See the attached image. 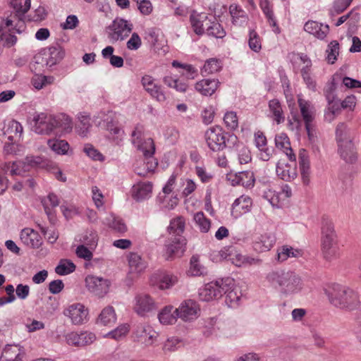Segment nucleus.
Wrapping results in <instances>:
<instances>
[{
	"label": "nucleus",
	"mask_w": 361,
	"mask_h": 361,
	"mask_svg": "<svg viewBox=\"0 0 361 361\" xmlns=\"http://www.w3.org/2000/svg\"><path fill=\"white\" fill-rule=\"evenodd\" d=\"M156 201L162 208L171 210L178 205L179 199L175 193L171 195L159 193L156 198Z\"/></svg>",
	"instance_id": "nucleus-41"
},
{
	"label": "nucleus",
	"mask_w": 361,
	"mask_h": 361,
	"mask_svg": "<svg viewBox=\"0 0 361 361\" xmlns=\"http://www.w3.org/2000/svg\"><path fill=\"white\" fill-rule=\"evenodd\" d=\"M151 157H145L136 161L134 164V171L140 176L145 177L154 171L157 166L154 159H149Z\"/></svg>",
	"instance_id": "nucleus-27"
},
{
	"label": "nucleus",
	"mask_w": 361,
	"mask_h": 361,
	"mask_svg": "<svg viewBox=\"0 0 361 361\" xmlns=\"http://www.w3.org/2000/svg\"><path fill=\"white\" fill-rule=\"evenodd\" d=\"M143 126L137 125L132 132V142L140 150L145 157H152L155 151V146L152 138L143 137Z\"/></svg>",
	"instance_id": "nucleus-7"
},
{
	"label": "nucleus",
	"mask_w": 361,
	"mask_h": 361,
	"mask_svg": "<svg viewBox=\"0 0 361 361\" xmlns=\"http://www.w3.org/2000/svg\"><path fill=\"white\" fill-rule=\"evenodd\" d=\"M25 351L20 345H6L3 349L1 361H23Z\"/></svg>",
	"instance_id": "nucleus-25"
},
{
	"label": "nucleus",
	"mask_w": 361,
	"mask_h": 361,
	"mask_svg": "<svg viewBox=\"0 0 361 361\" xmlns=\"http://www.w3.org/2000/svg\"><path fill=\"white\" fill-rule=\"evenodd\" d=\"M85 284L90 292L102 298L109 292L111 283L106 279L90 275L86 277Z\"/></svg>",
	"instance_id": "nucleus-14"
},
{
	"label": "nucleus",
	"mask_w": 361,
	"mask_h": 361,
	"mask_svg": "<svg viewBox=\"0 0 361 361\" xmlns=\"http://www.w3.org/2000/svg\"><path fill=\"white\" fill-rule=\"evenodd\" d=\"M102 223L118 233H124L127 230L124 222L120 218L115 216L113 214H107L102 220Z\"/></svg>",
	"instance_id": "nucleus-43"
},
{
	"label": "nucleus",
	"mask_w": 361,
	"mask_h": 361,
	"mask_svg": "<svg viewBox=\"0 0 361 361\" xmlns=\"http://www.w3.org/2000/svg\"><path fill=\"white\" fill-rule=\"evenodd\" d=\"M128 264L130 271L133 272L140 273L146 268V262L142 259L141 256L135 252H131L128 257Z\"/></svg>",
	"instance_id": "nucleus-47"
},
{
	"label": "nucleus",
	"mask_w": 361,
	"mask_h": 361,
	"mask_svg": "<svg viewBox=\"0 0 361 361\" xmlns=\"http://www.w3.org/2000/svg\"><path fill=\"white\" fill-rule=\"evenodd\" d=\"M205 139L208 147L213 152L223 150L226 146V136L221 127L212 126L205 132Z\"/></svg>",
	"instance_id": "nucleus-9"
},
{
	"label": "nucleus",
	"mask_w": 361,
	"mask_h": 361,
	"mask_svg": "<svg viewBox=\"0 0 361 361\" xmlns=\"http://www.w3.org/2000/svg\"><path fill=\"white\" fill-rule=\"evenodd\" d=\"M326 60L328 63L334 64L339 54V43L336 40L331 41L326 49Z\"/></svg>",
	"instance_id": "nucleus-51"
},
{
	"label": "nucleus",
	"mask_w": 361,
	"mask_h": 361,
	"mask_svg": "<svg viewBox=\"0 0 361 361\" xmlns=\"http://www.w3.org/2000/svg\"><path fill=\"white\" fill-rule=\"evenodd\" d=\"M226 126L230 130H235L238 126L237 114L234 111L226 112L224 117Z\"/></svg>",
	"instance_id": "nucleus-62"
},
{
	"label": "nucleus",
	"mask_w": 361,
	"mask_h": 361,
	"mask_svg": "<svg viewBox=\"0 0 361 361\" xmlns=\"http://www.w3.org/2000/svg\"><path fill=\"white\" fill-rule=\"evenodd\" d=\"M93 250L94 249H90L89 246L80 244L77 247L75 250V254L78 256V257L83 259L87 261H90L92 259L93 257Z\"/></svg>",
	"instance_id": "nucleus-64"
},
{
	"label": "nucleus",
	"mask_w": 361,
	"mask_h": 361,
	"mask_svg": "<svg viewBox=\"0 0 361 361\" xmlns=\"http://www.w3.org/2000/svg\"><path fill=\"white\" fill-rule=\"evenodd\" d=\"M186 240L183 236H174L166 244L165 255L167 259L180 257L185 250Z\"/></svg>",
	"instance_id": "nucleus-17"
},
{
	"label": "nucleus",
	"mask_w": 361,
	"mask_h": 361,
	"mask_svg": "<svg viewBox=\"0 0 361 361\" xmlns=\"http://www.w3.org/2000/svg\"><path fill=\"white\" fill-rule=\"evenodd\" d=\"M331 305L341 310L352 311L360 306L358 293L352 288L334 283L325 290Z\"/></svg>",
	"instance_id": "nucleus-3"
},
{
	"label": "nucleus",
	"mask_w": 361,
	"mask_h": 361,
	"mask_svg": "<svg viewBox=\"0 0 361 361\" xmlns=\"http://www.w3.org/2000/svg\"><path fill=\"white\" fill-rule=\"evenodd\" d=\"M142 85L145 90L159 102L166 99V96L160 85L155 83L154 80L150 75H145L142 78Z\"/></svg>",
	"instance_id": "nucleus-23"
},
{
	"label": "nucleus",
	"mask_w": 361,
	"mask_h": 361,
	"mask_svg": "<svg viewBox=\"0 0 361 361\" xmlns=\"http://www.w3.org/2000/svg\"><path fill=\"white\" fill-rule=\"evenodd\" d=\"M134 334L137 341L145 345H152L158 337V333L145 323L137 325Z\"/></svg>",
	"instance_id": "nucleus-16"
},
{
	"label": "nucleus",
	"mask_w": 361,
	"mask_h": 361,
	"mask_svg": "<svg viewBox=\"0 0 361 361\" xmlns=\"http://www.w3.org/2000/svg\"><path fill=\"white\" fill-rule=\"evenodd\" d=\"M248 44L250 48L255 52L259 51L262 49L259 36L255 30L250 32Z\"/></svg>",
	"instance_id": "nucleus-63"
},
{
	"label": "nucleus",
	"mask_w": 361,
	"mask_h": 361,
	"mask_svg": "<svg viewBox=\"0 0 361 361\" xmlns=\"http://www.w3.org/2000/svg\"><path fill=\"white\" fill-rule=\"evenodd\" d=\"M176 315L184 322H192L199 317L200 308L199 305L192 300H186L180 303L174 310Z\"/></svg>",
	"instance_id": "nucleus-11"
},
{
	"label": "nucleus",
	"mask_w": 361,
	"mask_h": 361,
	"mask_svg": "<svg viewBox=\"0 0 361 361\" xmlns=\"http://www.w3.org/2000/svg\"><path fill=\"white\" fill-rule=\"evenodd\" d=\"M190 23L193 32L197 35H202L205 33L204 25L209 23V16L204 12L199 13L195 10H191Z\"/></svg>",
	"instance_id": "nucleus-19"
},
{
	"label": "nucleus",
	"mask_w": 361,
	"mask_h": 361,
	"mask_svg": "<svg viewBox=\"0 0 361 361\" xmlns=\"http://www.w3.org/2000/svg\"><path fill=\"white\" fill-rule=\"evenodd\" d=\"M16 15L20 20H23L25 14L29 11L31 6L30 0H24L23 4L22 0H13L11 2Z\"/></svg>",
	"instance_id": "nucleus-49"
},
{
	"label": "nucleus",
	"mask_w": 361,
	"mask_h": 361,
	"mask_svg": "<svg viewBox=\"0 0 361 361\" xmlns=\"http://www.w3.org/2000/svg\"><path fill=\"white\" fill-rule=\"evenodd\" d=\"M116 321V315L113 307L107 306L104 308L99 315L97 324L104 326H111Z\"/></svg>",
	"instance_id": "nucleus-44"
},
{
	"label": "nucleus",
	"mask_w": 361,
	"mask_h": 361,
	"mask_svg": "<svg viewBox=\"0 0 361 361\" xmlns=\"http://www.w3.org/2000/svg\"><path fill=\"white\" fill-rule=\"evenodd\" d=\"M298 103L300 114L305 124L306 130L310 131V123L314 121L315 117V109L312 104L307 100L298 97Z\"/></svg>",
	"instance_id": "nucleus-24"
},
{
	"label": "nucleus",
	"mask_w": 361,
	"mask_h": 361,
	"mask_svg": "<svg viewBox=\"0 0 361 361\" xmlns=\"http://www.w3.org/2000/svg\"><path fill=\"white\" fill-rule=\"evenodd\" d=\"M178 282V277L167 272L154 274L151 278V283L161 290L171 288Z\"/></svg>",
	"instance_id": "nucleus-21"
},
{
	"label": "nucleus",
	"mask_w": 361,
	"mask_h": 361,
	"mask_svg": "<svg viewBox=\"0 0 361 361\" xmlns=\"http://www.w3.org/2000/svg\"><path fill=\"white\" fill-rule=\"evenodd\" d=\"M276 172L282 180L290 182L297 177L296 164H288L283 160H280L276 164Z\"/></svg>",
	"instance_id": "nucleus-22"
},
{
	"label": "nucleus",
	"mask_w": 361,
	"mask_h": 361,
	"mask_svg": "<svg viewBox=\"0 0 361 361\" xmlns=\"http://www.w3.org/2000/svg\"><path fill=\"white\" fill-rule=\"evenodd\" d=\"M44 211L47 216L53 215L52 209L59 205V201L58 197L54 193H50L42 201Z\"/></svg>",
	"instance_id": "nucleus-53"
},
{
	"label": "nucleus",
	"mask_w": 361,
	"mask_h": 361,
	"mask_svg": "<svg viewBox=\"0 0 361 361\" xmlns=\"http://www.w3.org/2000/svg\"><path fill=\"white\" fill-rule=\"evenodd\" d=\"M302 255L301 250L295 249L289 245H283L277 249V260L279 262H283L290 257H300Z\"/></svg>",
	"instance_id": "nucleus-40"
},
{
	"label": "nucleus",
	"mask_w": 361,
	"mask_h": 361,
	"mask_svg": "<svg viewBox=\"0 0 361 361\" xmlns=\"http://www.w3.org/2000/svg\"><path fill=\"white\" fill-rule=\"evenodd\" d=\"M113 114H109L104 118V116L102 119L98 122L97 125L102 128H105L112 135L113 139L117 144L119 143L122 140L123 131L121 128L117 126L116 123L114 121Z\"/></svg>",
	"instance_id": "nucleus-20"
},
{
	"label": "nucleus",
	"mask_w": 361,
	"mask_h": 361,
	"mask_svg": "<svg viewBox=\"0 0 361 361\" xmlns=\"http://www.w3.org/2000/svg\"><path fill=\"white\" fill-rule=\"evenodd\" d=\"M266 281L271 287L286 296L297 294L303 288L302 278L292 271H271L267 274Z\"/></svg>",
	"instance_id": "nucleus-2"
},
{
	"label": "nucleus",
	"mask_w": 361,
	"mask_h": 361,
	"mask_svg": "<svg viewBox=\"0 0 361 361\" xmlns=\"http://www.w3.org/2000/svg\"><path fill=\"white\" fill-rule=\"evenodd\" d=\"M194 220L199 229L202 233H207L210 228V221L207 219L203 212H199L195 214Z\"/></svg>",
	"instance_id": "nucleus-58"
},
{
	"label": "nucleus",
	"mask_w": 361,
	"mask_h": 361,
	"mask_svg": "<svg viewBox=\"0 0 361 361\" xmlns=\"http://www.w3.org/2000/svg\"><path fill=\"white\" fill-rule=\"evenodd\" d=\"M232 284L233 279L229 277L208 283L200 289V298L203 301L220 298L224 295V290H227Z\"/></svg>",
	"instance_id": "nucleus-5"
},
{
	"label": "nucleus",
	"mask_w": 361,
	"mask_h": 361,
	"mask_svg": "<svg viewBox=\"0 0 361 361\" xmlns=\"http://www.w3.org/2000/svg\"><path fill=\"white\" fill-rule=\"evenodd\" d=\"M276 146L283 150L291 161H295L296 157L290 147L289 138L286 133H279L275 137Z\"/></svg>",
	"instance_id": "nucleus-34"
},
{
	"label": "nucleus",
	"mask_w": 361,
	"mask_h": 361,
	"mask_svg": "<svg viewBox=\"0 0 361 361\" xmlns=\"http://www.w3.org/2000/svg\"><path fill=\"white\" fill-rule=\"evenodd\" d=\"M185 228V219L182 216H178L172 219L168 228L170 233H173L175 236H181L180 234Z\"/></svg>",
	"instance_id": "nucleus-54"
},
{
	"label": "nucleus",
	"mask_w": 361,
	"mask_h": 361,
	"mask_svg": "<svg viewBox=\"0 0 361 361\" xmlns=\"http://www.w3.org/2000/svg\"><path fill=\"white\" fill-rule=\"evenodd\" d=\"M133 309L139 316L145 317L157 309V302L148 294H137L133 300Z\"/></svg>",
	"instance_id": "nucleus-12"
},
{
	"label": "nucleus",
	"mask_w": 361,
	"mask_h": 361,
	"mask_svg": "<svg viewBox=\"0 0 361 361\" xmlns=\"http://www.w3.org/2000/svg\"><path fill=\"white\" fill-rule=\"evenodd\" d=\"M338 144V151L341 158L346 162L352 163L356 159V155L354 152L353 144L351 140Z\"/></svg>",
	"instance_id": "nucleus-36"
},
{
	"label": "nucleus",
	"mask_w": 361,
	"mask_h": 361,
	"mask_svg": "<svg viewBox=\"0 0 361 361\" xmlns=\"http://www.w3.org/2000/svg\"><path fill=\"white\" fill-rule=\"evenodd\" d=\"M235 183L239 185H242L245 188H251L255 183V176L252 171H246L239 172L235 176Z\"/></svg>",
	"instance_id": "nucleus-50"
},
{
	"label": "nucleus",
	"mask_w": 361,
	"mask_h": 361,
	"mask_svg": "<svg viewBox=\"0 0 361 361\" xmlns=\"http://www.w3.org/2000/svg\"><path fill=\"white\" fill-rule=\"evenodd\" d=\"M304 30L319 39H324L329 32L328 25H324L313 20L307 21L304 25Z\"/></svg>",
	"instance_id": "nucleus-29"
},
{
	"label": "nucleus",
	"mask_w": 361,
	"mask_h": 361,
	"mask_svg": "<svg viewBox=\"0 0 361 361\" xmlns=\"http://www.w3.org/2000/svg\"><path fill=\"white\" fill-rule=\"evenodd\" d=\"M133 24L123 18H116L107 27L108 37L112 42L124 40L131 32Z\"/></svg>",
	"instance_id": "nucleus-8"
},
{
	"label": "nucleus",
	"mask_w": 361,
	"mask_h": 361,
	"mask_svg": "<svg viewBox=\"0 0 361 361\" xmlns=\"http://www.w3.org/2000/svg\"><path fill=\"white\" fill-rule=\"evenodd\" d=\"M275 237L271 234H263L255 238L253 248L257 252L269 250L275 243Z\"/></svg>",
	"instance_id": "nucleus-30"
},
{
	"label": "nucleus",
	"mask_w": 361,
	"mask_h": 361,
	"mask_svg": "<svg viewBox=\"0 0 361 361\" xmlns=\"http://www.w3.org/2000/svg\"><path fill=\"white\" fill-rule=\"evenodd\" d=\"M299 164L302 183L305 185H308L310 183V161L307 152L304 149H301L299 152Z\"/></svg>",
	"instance_id": "nucleus-35"
},
{
	"label": "nucleus",
	"mask_w": 361,
	"mask_h": 361,
	"mask_svg": "<svg viewBox=\"0 0 361 361\" xmlns=\"http://www.w3.org/2000/svg\"><path fill=\"white\" fill-rule=\"evenodd\" d=\"M221 69V63L217 59H210L206 61L201 70L203 75L213 74Z\"/></svg>",
	"instance_id": "nucleus-57"
},
{
	"label": "nucleus",
	"mask_w": 361,
	"mask_h": 361,
	"mask_svg": "<svg viewBox=\"0 0 361 361\" xmlns=\"http://www.w3.org/2000/svg\"><path fill=\"white\" fill-rule=\"evenodd\" d=\"M20 238L23 244L32 248H37L42 244L39 234L30 228L22 230Z\"/></svg>",
	"instance_id": "nucleus-28"
},
{
	"label": "nucleus",
	"mask_w": 361,
	"mask_h": 361,
	"mask_svg": "<svg viewBox=\"0 0 361 361\" xmlns=\"http://www.w3.org/2000/svg\"><path fill=\"white\" fill-rule=\"evenodd\" d=\"M229 13L232 18V23L237 26H243L247 21V16L239 6L231 4L229 7Z\"/></svg>",
	"instance_id": "nucleus-39"
},
{
	"label": "nucleus",
	"mask_w": 361,
	"mask_h": 361,
	"mask_svg": "<svg viewBox=\"0 0 361 361\" xmlns=\"http://www.w3.org/2000/svg\"><path fill=\"white\" fill-rule=\"evenodd\" d=\"M255 143L260 152L259 157L263 161H268L272 154V149L267 146V138L261 132L255 134Z\"/></svg>",
	"instance_id": "nucleus-31"
},
{
	"label": "nucleus",
	"mask_w": 361,
	"mask_h": 361,
	"mask_svg": "<svg viewBox=\"0 0 361 361\" xmlns=\"http://www.w3.org/2000/svg\"><path fill=\"white\" fill-rule=\"evenodd\" d=\"M219 82L218 80L204 79L195 84V90L202 95L211 96L216 90Z\"/></svg>",
	"instance_id": "nucleus-32"
},
{
	"label": "nucleus",
	"mask_w": 361,
	"mask_h": 361,
	"mask_svg": "<svg viewBox=\"0 0 361 361\" xmlns=\"http://www.w3.org/2000/svg\"><path fill=\"white\" fill-rule=\"evenodd\" d=\"M63 314L73 325L79 326L88 321L89 310L82 303L75 302L68 305L64 308Z\"/></svg>",
	"instance_id": "nucleus-6"
},
{
	"label": "nucleus",
	"mask_w": 361,
	"mask_h": 361,
	"mask_svg": "<svg viewBox=\"0 0 361 361\" xmlns=\"http://www.w3.org/2000/svg\"><path fill=\"white\" fill-rule=\"evenodd\" d=\"M269 109L271 118L277 123L280 124L284 122L285 116L283 107L280 102L274 99L269 102Z\"/></svg>",
	"instance_id": "nucleus-37"
},
{
	"label": "nucleus",
	"mask_w": 361,
	"mask_h": 361,
	"mask_svg": "<svg viewBox=\"0 0 361 361\" xmlns=\"http://www.w3.org/2000/svg\"><path fill=\"white\" fill-rule=\"evenodd\" d=\"M26 161L28 163L27 165L21 161L5 164L3 170L11 176L20 175L22 171H28L32 164V160L30 158L27 157Z\"/></svg>",
	"instance_id": "nucleus-38"
},
{
	"label": "nucleus",
	"mask_w": 361,
	"mask_h": 361,
	"mask_svg": "<svg viewBox=\"0 0 361 361\" xmlns=\"http://www.w3.org/2000/svg\"><path fill=\"white\" fill-rule=\"evenodd\" d=\"M23 133V126L16 121H10L4 123L0 130V139L5 142V150L8 151V147L11 143L19 141Z\"/></svg>",
	"instance_id": "nucleus-10"
},
{
	"label": "nucleus",
	"mask_w": 361,
	"mask_h": 361,
	"mask_svg": "<svg viewBox=\"0 0 361 361\" xmlns=\"http://www.w3.org/2000/svg\"><path fill=\"white\" fill-rule=\"evenodd\" d=\"M78 123L75 127L77 133L81 137H87L92 127L90 116L80 113L78 116Z\"/></svg>",
	"instance_id": "nucleus-45"
},
{
	"label": "nucleus",
	"mask_w": 361,
	"mask_h": 361,
	"mask_svg": "<svg viewBox=\"0 0 361 361\" xmlns=\"http://www.w3.org/2000/svg\"><path fill=\"white\" fill-rule=\"evenodd\" d=\"M47 145L54 152L59 155L67 154L70 149L68 142L65 140L49 139Z\"/></svg>",
	"instance_id": "nucleus-46"
},
{
	"label": "nucleus",
	"mask_w": 361,
	"mask_h": 361,
	"mask_svg": "<svg viewBox=\"0 0 361 361\" xmlns=\"http://www.w3.org/2000/svg\"><path fill=\"white\" fill-rule=\"evenodd\" d=\"M82 245L89 246L90 249H94L97 245L98 235L95 231H87L80 238Z\"/></svg>",
	"instance_id": "nucleus-55"
},
{
	"label": "nucleus",
	"mask_w": 361,
	"mask_h": 361,
	"mask_svg": "<svg viewBox=\"0 0 361 361\" xmlns=\"http://www.w3.org/2000/svg\"><path fill=\"white\" fill-rule=\"evenodd\" d=\"M226 289L227 290H224V295H226V303L228 307L232 308L238 307L242 294L239 288L235 287L233 279L232 286Z\"/></svg>",
	"instance_id": "nucleus-33"
},
{
	"label": "nucleus",
	"mask_w": 361,
	"mask_h": 361,
	"mask_svg": "<svg viewBox=\"0 0 361 361\" xmlns=\"http://www.w3.org/2000/svg\"><path fill=\"white\" fill-rule=\"evenodd\" d=\"M75 265L70 260L61 259L59 265L55 268V271L59 275H66L73 272Z\"/></svg>",
	"instance_id": "nucleus-59"
},
{
	"label": "nucleus",
	"mask_w": 361,
	"mask_h": 361,
	"mask_svg": "<svg viewBox=\"0 0 361 361\" xmlns=\"http://www.w3.org/2000/svg\"><path fill=\"white\" fill-rule=\"evenodd\" d=\"M54 81V77L41 74L35 75L31 80L32 85L37 90H41L46 85L52 84Z\"/></svg>",
	"instance_id": "nucleus-52"
},
{
	"label": "nucleus",
	"mask_w": 361,
	"mask_h": 361,
	"mask_svg": "<svg viewBox=\"0 0 361 361\" xmlns=\"http://www.w3.org/2000/svg\"><path fill=\"white\" fill-rule=\"evenodd\" d=\"M205 33L216 38H223L226 35L221 25L215 20H213L209 27L205 28Z\"/></svg>",
	"instance_id": "nucleus-60"
},
{
	"label": "nucleus",
	"mask_w": 361,
	"mask_h": 361,
	"mask_svg": "<svg viewBox=\"0 0 361 361\" xmlns=\"http://www.w3.org/2000/svg\"><path fill=\"white\" fill-rule=\"evenodd\" d=\"M153 184L149 181H140L134 184L130 192L132 197L137 202H142L152 196Z\"/></svg>",
	"instance_id": "nucleus-18"
},
{
	"label": "nucleus",
	"mask_w": 361,
	"mask_h": 361,
	"mask_svg": "<svg viewBox=\"0 0 361 361\" xmlns=\"http://www.w3.org/2000/svg\"><path fill=\"white\" fill-rule=\"evenodd\" d=\"M336 137L338 144L343 142H345L346 144L347 140H352L350 130L344 123H340L336 126Z\"/></svg>",
	"instance_id": "nucleus-56"
},
{
	"label": "nucleus",
	"mask_w": 361,
	"mask_h": 361,
	"mask_svg": "<svg viewBox=\"0 0 361 361\" xmlns=\"http://www.w3.org/2000/svg\"><path fill=\"white\" fill-rule=\"evenodd\" d=\"M252 204V200L250 197L242 195L237 198L232 205L231 214L235 218L240 216L250 211Z\"/></svg>",
	"instance_id": "nucleus-26"
},
{
	"label": "nucleus",
	"mask_w": 361,
	"mask_h": 361,
	"mask_svg": "<svg viewBox=\"0 0 361 361\" xmlns=\"http://www.w3.org/2000/svg\"><path fill=\"white\" fill-rule=\"evenodd\" d=\"M83 152L94 161H102L104 159L103 154L91 144L85 145Z\"/></svg>",
	"instance_id": "nucleus-61"
},
{
	"label": "nucleus",
	"mask_w": 361,
	"mask_h": 361,
	"mask_svg": "<svg viewBox=\"0 0 361 361\" xmlns=\"http://www.w3.org/2000/svg\"><path fill=\"white\" fill-rule=\"evenodd\" d=\"M64 56V52L59 47H49L44 49L35 56L36 63L44 64L51 68L57 64Z\"/></svg>",
	"instance_id": "nucleus-13"
},
{
	"label": "nucleus",
	"mask_w": 361,
	"mask_h": 361,
	"mask_svg": "<svg viewBox=\"0 0 361 361\" xmlns=\"http://www.w3.org/2000/svg\"><path fill=\"white\" fill-rule=\"evenodd\" d=\"M96 335L90 331L70 332L66 336V343L69 345L84 347L91 345L96 341Z\"/></svg>",
	"instance_id": "nucleus-15"
},
{
	"label": "nucleus",
	"mask_w": 361,
	"mask_h": 361,
	"mask_svg": "<svg viewBox=\"0 0 361 361\" xmlns=\"http://www.w3.org/2000/svg\"><path fill=\"white\" fill-rule=\"evenodd\" d=\"M114 48L112 46H107L102 51V55L104 59H109L110 64L116 68H121L123 66V59L121 56L114 55Z\"/></svg>",
	"instance_id": "nucleus-48"
},
{
	"label": "nucleus",
	"mask_w": 361,
	"mask_h": 361,
	"mask_svg": "<svg viewBox=\"0 0 361 361\" xmlns=\"http://www.w3.org/2000/svg\"><path fill=\"white\" fill-rule=\"evenodd\" d=\"M173 307L168 305L164 307L158 314V319L164 325H171L176 323L178 317L174 312Z\"/></svg>",
	"instance_id": "nucleus-42"
},
{
	"label": "nucleus",
	"mask_w": 361,
	"mask_h": 361,
	"mask_svg": "<svg viewBox=\"0 0 361 361\" xmlns=\"http://www.w3.org/2000/svg\"><path fill=\"white\" fill-rule=\"evenodd\" d=\"M322 252L324 259L332 261L339 256L336 235L334 225L326 222L322 229Z\"/></svg>",
	"instance_id": "nucleus-4"
},
{
	"label": "nucleus",
	"mask_w": 361,
	"mask_h": 361,
	"mask_svg": "<svg viewBox=\"0 0 361 361\" xmlns=\"http://www.w3.org/2000/svg\"><path fill=\"white\" fill-rule=\"evenodd\" d=\"M32 130L39 135H49L69 133L72 130V120L66 114L52 115L47 113L36 114L32 121Z\"/></svg>",
	"instance_id": "nucleus-1"
}]
</instances>
